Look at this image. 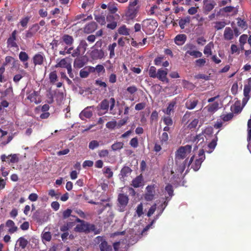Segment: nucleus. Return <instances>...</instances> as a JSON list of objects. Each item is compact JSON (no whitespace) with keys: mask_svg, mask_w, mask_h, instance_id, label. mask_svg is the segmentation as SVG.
Instances as JSON below:
<instances>
[{"mask_svg":"<svg viewBox=\"0 0 251 251\" xmlns=\"http://www.w3.org/2000/svg\"><path fill=\"white\" fill-rule=\"evenodd\" d=\"M76 222L79 223L75 228V231L78 232H84L88 233L90 232H94L95 234H98L99 232L96 231V226L93 224H90L82 220H80L76 217Z\"/></svg>","mask_w":251,"mask_h":251,"instance_id":"f257e3e1","label":"nucleus"},{"mask_svg":"<svg viewBox=\"0 0 251 251\" xmlns=\"http://www.w3.org/2000/svg\"><path fill=\"white\" fill-rule=\"evenodd\" d=\"M139 0H131L128 4L127 9L125 13V17L127 20H133L136 18L140 9L138 4Z\"/></svg>","mask_w":251,"mask_h":251,"instance_id":"f03ea898","label":"nucleus"},{"mask_svg":"<svg viewBox=\"0 0 251 251\" xmlns=\"http://www.w3.org/2000/svg\"><path fill=\"white\" fill-rule=\"evenodd\" d=\"M192 146L186 145L180 147L175 152V160L176 162L183 160L191 152Z\"/></svg>","mask_w":251,"mask_h":251,"instance_id":"7ed1b4c3","label":"nucleus"},{"mask_svg":"<svg viewBox=\"0 0 251 251\" xmlns=\"http://www.w3.org/2000/svg\"><path fill=\"white\" fill-rule=\"evenodd\" d=\"M157 26L158 24L156 21L153 19L145 20L143 22L142 24L143 30L149 34H152Z\"/></svg>","mask_w":251,"mask_h":251,"instance_id":"20e7f679","label":"nucleus"},{"mask_svg":"<svg viewBox=\"0 0 251 251\" xmlns=\"http://www.w3.org/2000/svg\"><path fill=\"white\" fill-rule=\"evenodd\" d=\"M95 242L99 244V248L101 251H112V247L109 245L103 236H98L96 237Z\"/></svg>","mask_w":251,"mask_h":251,"instance_id":"39448f33","label":"nucleus"},{"mask_svg":"<svg viewBox=\"0 0 251 251\" xmlns=\"http://www.w3.org/2000/svg\"><path fill=\"white\" fill-rule=\"evenodd\" d=\"M117 201L118 202V205L120 208V211H124L128 203L129 198L128 196L124 193H120L118 195Z\"/></svg>","mask_w":251,"mask_h":251,"instance_id":"423d86ee","label":"nucleus"},{"mask_svg":"<svg viewBox=\"0 0 251 251\" xmlns=\"http://www.w3.org/2000/svg\"><path fill=\"white\" fill-rule=\"evenodd\" d=\"M155 185H148L146 187V192L144 196L145 199L147 201H152L155 196Z\"/></svg>","mask_w":251,"mask_h":251,"instance_id":"0eeeda50","label":"nucleus"},{"mask_svg":"<svg viewBox=\"0 0 251 251\" xmlns=\"http://www.w3.org/2000/svg\"><path fill=\"white\" fill-rule=\"evenodd\" d=\"M0 159L2 162H7L8 163H17L19 160L18 155L17 154H11L7 156L3 154L1 155Z\"/></svg>","mask_w":251,"mask_h":251,"instance_id":"6e6552de","label":"nucleus"},{"mask_svg":"<svg viewBox=\"0 0 251 251\" xmlns=\"http://www.w3.org/2000/svg\"><path fill=\"white\" fill-rule=\"evenodd\" d=\"M17 33V30H14L12 32L10 36L8 38L7 41V45L8 48H15L17 50L19 49L18 46L16 42Z\"/></svg>","mask_w":251,"mask_h":251,"instance_id":"1a4fd4ad","label":"nucleus"},{"mask_svg":"<svg viewBox=\"0 0 251 251\" xmlns=\"http://www.w3.org/2000/svg\"><path fill=\"white\" fill-rule=\"evenodd\" d=\"M167 74L168 71L167 69H159L157 70L156 78H157L163 82H166L168 83L169 82V80L167 77Z\"/></svg>","mask_w":251,"mask_h":251,"instance_id":"9d476101","label":"nucleus"},{"mask_svg":"<svg viewBox=\"0 0 251 251\" xmlns=\"http://www.w3.org/2000/svg\"><path fill=\"white\" fill-rule=\"evenodd\" d=\"M39 25L36 24L32 25L29 29L26 31L25 38L26 39L31 38L39 30Z\"/></svg>","mask_w":251,"mask_h":251,"instance_id":"9b49d317","label":"nucleus"},{"mask_svg":"<svg viewBox=\"0 0 251 251\" xmlns=\"http://www.w3.org/2000/svg\"><path fill=\"white\" fill-rule=\"evenodd\" d=\"M251 92V87L245 85L244 88L243 94L244 98L242 100V106H244L251 98L250 93Z\"/></svg>","mask_w":251,"mask_h":251,"instance_id":"f8f14e48","label":"nucleus"},{"mask_svg":"<svg viewBox=\"0 0 251 251\" xmlns=\"http://www.w3.org/2000/svg\"><path fill=\"white\" fill-rule=\"evenodd\" d=\"M203 9L206 12L211 11L216 5V2L212 0H204Z\"/></svg>","mask_w":251,"mask_h":251,"instance_id":"ddd939ff","label":"nucleus"},{"mask_svg":"<svg viewBox=\"0 0 251 251\" xmlns=\"http://www.w3.org/2000/svg\"><path fill=\"white\" fill-rule=\"evenodd\" d=\"M143 177L142 175H140L132 180L131 185L134 188H138L143 185Z\"/></svg>","mask_w":251,"mask_h":251,"instance_id":"4468645a","label":"nucleus"},{"mask_svg":"<svg viewBox=\"0 0 251 251\" xmlns=\"http://www.w3.org/2000/svg\"><path fill=\"white\" fill-rule=\"evenodd\" d=\"M194 155H193L191 158L190 159V160L188 161L187 159H186L183 163L179 166L178 168L177 169L178 170V172L180 173V174H182L183 171H184V170L186 168V166L187 165L188 167H189L192 163V162L194 160Z\"/></svg>","mask_w":251,"mask_h":251,"instance_id":"2eb2a0df","label":"nucleus"},{"mask_svg":"<svg viewBox=\"0 0 251 251\" xmlns=\"http://www.w3.org/2000/svg\"><path fill=\"white\" fill-rule=\"evenodd\" d=\"M94 72V69L93 67H85L80 71L79 75L81 77H87L90 73Z\"/></svg>","mask_w":251,"mask_h":251,"instance_id":"dca6fc26","label":"nucleus"},{"mask_svg":"<svg viewBox=\"0 0 251 251\" xmlns=\"http://www.w3.org/2000/svg\"><path fill=\"white\" fill-rule=\"evenodd\" d=\"M90 55L94 60L101 59L104 56V52L101 50L95 49L91 52Z\"/></svg>","mask_w":251,"mask_h":251,"instance_id":"f3484780","label":"nucleus"},{"mask_svg":"<svg viewBox=\"0 0 251 251\" xmlns=\"http://www.w3.org/2000/svg\"><path fill=\"white\" fill-rule=\"evenodd\" d=\"M5 226L9 228L8 232L10 234L16 232L18 227L15 226L14 222L11 220H8L6 221Z\"/></svg>","mask_w":251,"mask_h":251,"instance_id":"a211bd4d","label":"nucleus"},{"mask_svg":"<svg viewBox=\"0 0 251 251\" xmlns=\"http://www.w3.org/2000/svg\"><path fill=\"white\" fill-rule=\"evenodd\" d=\"M93 115L92 111L89 110V107H87L82 110L79 114V117L81 120H84V118H90Z\"/></svg>","mask_w":251,"mask_h":251,"instance_id":"6ab92c4d","label":"nucleus"},{"mask_svg":"<svg viewBox=\"0 0 251 251\" xmlns=\"http://www.w3.org/2000/svg\"><path fill=\"white\" fill-rule=\"evenodd\" d=\"M186 35L184 34H178L176 36L175 38V43L178 45L181 46L184 44L186 40Z\"/></svg>","mask_w":251,"mask_h":251,"instance_id":"aec40b11","label":"nucleus"},{"mask_svg":"<svg viewBox=\"0 0 251 251\" xmlns=\"http://www.w3.org/2000/svg\"><path fill=\"white\" fill-rule=\"evenodd\" d=\"M132 172V170L128 166H124L121 170L119 176L120 178L124 179L125 177L128 176Z\"/></svg>","mask_w":251,"mask_h":251,"instance_id":"412c9836","label":"nucleus"},{"mask_svg":"<svg viewBox=\"0 0 251 251\" xmlns=\"http://www.w3.org/2000/svg\"><path fill=\"white\" fill-rule=\"evenodd\" d=\"M198 100L196 98L190 99L185 103L186 107L188 109H194L198 104Z\"/></svg>","mask_w":251,"mask_h":251,"instance_id":"4be33fe9","label":"nucleus"},{"mask_svg":"<svg viewBox=\"0 0 251 251\" xmlns=\"http://www.w3.org/2000/svg\"><path fill=\"white\" fill-rule=\"evenodd\" d=\"M224 37L226 40H231L233 38V31L232 29L229 27L225 28L224 33Z\"/></svg>","mask_w":251,"mask_h":251,"instance_id":"5701e85b","label":"nucleus"},{"mask_svg":"<svg viewBox=\"0 0 251 251\" xmlns=\"http://www.w3.org/2000/svg\"><path fill=\"white\" fill-rule=\"evenodd\" d=\"M191 19L190 17L187 16L179 20L178 24L181 29H184L185 27L190 23Z\"/></svg>","mask_w":251,"mask_h":251,"instance_id":"b1692460","label":"nucleus"},{"mask_svg":"<svg viewBox=\"0 0 251 251\" xmlns=\"http://www.w3.org/2000/svg\"><path fill=\"white\" fill-rule=\"evenodd\" d=\"M97 27V25L96 23L92 22L87 25L84 28V31L87 33H92L94 31Z\"/></svg>","mask_w":251,"mask_h":251,"instance_id":"393cba45","label":"nucleus"},{"mask_svg":"<svg viewBox=\"0 0 251 251\" xmlns=\"http://www.w3.org/2000/svg\"><path fill=\"white\" fill-rule=\"evenodd\" d=\"M62 40L68 46H71L74 42L73 37L67 34L64 35L62 37Z\"/></svg>","mask_w":251,"mask_h":251,"instance_id":"a878e982","label":"nucleus"},{"mask_svg":"<svg viewBox=\"0 0 251 251\" xmlns=\"http://www.w3.org/2000/svg\"><path fill=\"white\" fill-rule=\"evenodd\" d=\"M214 48V44L213 42H209L208 44H207L204 47L203 50V53L205 55L207 56L211 55L212 54V49Z\"/></svg>","mask_w":251,"mask_h":251,"instance_id":"bb28decb","label":"nucleus"},{"mask_svg":"<svg viewBox=\"0 0 251 251\" xmlns=\"http://www.w3.org/2000/svg\"><path fill=\"white\" fill-rule=\"evenodd\" d=\"M176 104V103L175 101L171 102L169 104L166 109L165 110H163L164 112L167 115L170 116L171 115V113H173L174 112V107Z\"/></svg>","mask_w":251,"mask_h":251,"instance_id":"cd10ccee","label":"nucleus"},{"mask_svg":"<svg viewBox=\"0 0 251 251\" xmlns=\"http://www.w3.org/2000/svg\"><path fill=\"white\" fill-rule=\"evenodd\" d=\"M203 161H202V159L201 158L196 159L195 162L192 164L191 168H192L195 171H197L200 168Z\"/></svg>","mask_w":251,"mask_h":251,"instance_id":"c85d7f7f","label":"nucleus"},{"mask_svg":"<svg viewBox=\"0 0 251 251\" xmlns=\"http://www.w3.org/2000/svg\"><path fill=\"white\" fill-rule=\"evenodd\" d=\"M222 11L226 13H232L233 15H235L238 13L237 8L231 6L224 7Z\"/></svg>","mask_w":251,"mask_h":251,"instance_id":"c756f323","label":"nucleus"},{"mask_svg":"<svg viewBox=\"0 0 251 251\" xmlns=\"http://www.w3.org/2000/svg\"><path fill=\"white\" fill-rule=\"evenodd\" d=\"M129 29L127 28L125 25H123L118 29V33L123 35H129Z\"/></svg>","mask_w":251,"mask_h":251,"instance_id":"7c9ffc66","label":"nucleus"},{"mask_svg":"<svg viewBox=\"0 0 251 251\" xmlns=\"http://www.w3.org/2000/svg\"><path fill=\"white\" fill-rule=\"evenodd\" d=\"M218 108L219 103L217 102H215L207 106V110L209 112L213 113L216 111L218 109Z\"/></svg>","mask_w":251,"mask_h":251,"instance_id":"2f4dec72","label":"nucleus"},{"mask_svg":"<svg viewBox=\"0 0 251 251\" xmlns=\"http://www.w3.org/2000/svg\"><path fill=\"white\" fill-rule=\"evenodd\" d=\"M17 242L19 243V245L22 249H24L28 244V241L23 237H20Z\"/></svg>","mask_w":251,"mask_h":251,"instance_id":"473e14b6","label":"nucleus"},{"mask_svg":"<svg viewBox=\"0 0 251 251\" xmlns=\"http://www.w3.org/2000/svg\"><path fill=\"white\" fill-rule=\"evenodd\" d=\"M117 46L116 43H113L108 46V50L109 51L110 57L113 58L115 56V49Z\"/></svg>","mask_w":251,"mask_h":251,"instance_id":"72a5a7b5","label":"nucleus"},{"mask_svg":"<svg viewBox=\"0 0 251 251\" xmlns=\"http://www.w3.org/2000/svg\"><path fill=\"white\" fill-rule=\"evenodd\" d=\"M124 143L122 142H116L111 146V149L113 151L120 150L123 148Z\"/></svg>","mask_w":251,"mask_h":251,"instance_id":"f704fd0d","label":"nucleus"},{"mask_svg":"<svg viewBox=\"0 0 251 251\" xmlns=\"http://www.w3.org/2000/svg\"><path fill=\"white\" fill-rule=\"evenodd\" d=\"M37 96V92L34 91L27 96V99L29 100L31 102H35L36 103Z\"/></svg>","mask_w":251,"mask_h":251,"instance_id":"c9c22d12","label":"nucleus"},{"mask_svg":"<svg viewBox=\"0 0 251 251\" xmlns=\"http://www.w3.org/2000/svg\"><path fill=\"white\" fill-rule=\"evenodd\" d=\"M186 53L195 58L201 57L202 55V53L198 50H188L186 51Z\"/></svg>","mask_w":251,"mask_h":251,"instance_id":"e433bc0d","label":"nucleus"},{"mask_svg":"<svg viewBox=\"0 0 251 251\" xmlns=\"http://www.w3.org/2000/svg\"><path fill=\"white\" fill-rule=\"evenodd\" d=\"M157 71L154 66H151L149 70V75L150 77L156 78Z\"/></svg>","mask_w":251,"mask_h":251,"instance_id":"4c0bfd02","label":"nucleus"},{"mask_svg":"<svg viewBox=\"0 0 251 251\" xmlns=\"http://www.w3.org/2000/svg\"><path fill=\"white\" fill-rule=\"evenodd\" d=\"M44 57L42 54H36L33 57V63H43Z\"/></svg>","mask_w":251,"mask_h":251,"instance_id":"58836bf2","label":"nucleus"},{"mask_svg":"<svg viewBox=\"0 0 251 251\" xmlns=\"http://www.w3.org/2000/svg\"><path fill=\"white\" fill-rule=\"evenodd\" d=\"M109 102L108 100L106 99H104L100 102V108L102 110H105L106 111H107L109 108Z\"/></svg>","mask_w":251,"mask_h":251,"instance_id":"ea45409f","label":"nucleus"},{"mask_svg":"<svg viewBox=\"0 0 251 251\" xmlns=\"http://www.w3.org/2000/svg\"><path fill=\"white\" fill-rule=\"evenodd\" d=\"M165 191L170 197L174 195V189L173 186L170 184H168L165 187Z\"/></svg>","mask_w":251,"mask_h":251,"instance_id":"a19ab883","label":"nucleus"},{"mask_svg":"<svg viewBox=\"0 0 251 251\" xmlns=\"http://www.w3.org/2000/svg\"><path fill=\"white\" fill-rule=\"evenodd\" d=\"M226 25L224 21L216 22L215 23L214 28L217 30H220L223 28Z\"/></svg>","mask_w":251,"mask_h":251,"instance_id":"79ce46f5","label":"nucleus"},{"mask_svg":"<svg viewBox=\"0 0 251 251\" xmlns=\"http://www.w3.org/2000/svg\"><path fill=\"white\" fill-rule=\"evenodd\" d=\"M221 118L224 122H227L231 120L233 117V114L232 113H229L226 115H221Z\"/></svg>","mask_w":251,"mask_h":251,"instance_id":"37998d69","label":"nucleus"},{"mask_svg":"<svg viewBox=\"0 0 251 251\" xmlns=\"http://www.w3.org/2000/svg\"><path fill=\"white\" fill-rule=\"evenodd\" d=\"M99 143L97 140H92L89 144V148L92 150L99 147Z\"/></svg>","mask_w":251,"mask_h":251,"instance_id":"c03bdc74","label":"nucleus"},{"mask_svg":"<svg viewBox=\"0 0 251 251\" xmlns=\"http://www.w3.org/2000/svg\"><path fill=\"white\" fill-rule=\"evenodd\" d=\"M95 19L101 25H103L105 24V18L102 15H96Z\"/></svg>","mask_w":251,"mask_h":251,"instance_id":"a18cd8bd","label":"nucleus"},{"mask_svg":"<svg viewBox=\"0 0 251 251\" xmlns=\"http://www.w3.org/2000/svg\"><path fill=\"white\" fill-rule=\"evenodd\" d=\"M79 49H80L82 50V54H83L86 51V48L87 47V44L85 41H81L78 46Z\"/></svg>","mask_w":251,"mask_h":251,"instance_id":"49530a36","label":"nucleus"},{"mask_svg":"<svg viewBox=\"0 0 251 251\" xmlns=\"http://www.w3.org/2000/svg\"><path fill=\"white\" fill-rule=\"evenodd\" d=\"M49 78L50 82L52 83H54L57 79V75H56V72L53 71L51 72L50 74Z\"/></svg>","mask_w":251,"mask_h":251,"instance_id":"de8ad7c7","label":"nucleus"},{"mask_svg":"<svg viewBox=\"0 0 251 251\" xmlns=\"http://www.w3.org/2000/svg\"><path fill=\"white\" fill-rule=\"evenodd\" d=\"M42 238L43 240L46 241H50L51 239V235L50 232H45L42 234Z\"/></svg>","mask_w":251,"mask_h":251,"instance_id":"09e8293b","label":"nucleus"},{"mask_svg":"<svg viewBox=\"0 0 251 251\" xmlns=\"http://www.w3.org/2000/svg\"><path fill=\"white\" fill-rule=\"evenodd\" d=\"M136 212L138 217H141L143 214V207L142 203L138 205Z\"/></svg>","mask_w":251,"mask_h":251,"instance_id":"8fccbe9b","label":"nucleus"},{"mask_svg":"<svg viewBox=\"0 0 251 251\" xmlns=\"http://www.w3.org/2000/svg\"><path fill=\"white\" fill-rule=\"evenodd\" d=\"M19 58L22 62H25L27 60L28 56L25 52L22 51L19 54Z\"/></svg>","mask_w":251,"mask_h":251,"instance_id":"3c124183","label":"nucleus"},{"mask_svg":"<svg viewBox=\"0 0 251 251\" xmlns=\"http://www.w3.org/2000/svg\"><path fill=\"white\" fill-rule=\"evenodd\" d=\"M169 139L168 134L167 132H164L162 134L160 138V142L163 144L164 143H166Z\"/></svg>","mask_w":251,"mask_h":251,"instance_id":"603ef678","label":"nucleus"},{"mask_svg":"<svg viewBox=\"0 0 251 251\" xmlns=\"http://www.w3.org/2000/svg\"><path fill=\"white\" fill-rule=\"evenodd\" d=\"M163 122L164 124L168 126H172L173 124V120L170 116L164 117Z\"/></svg>","mask_w":251,"mask_h":251,"instance_id":"864d4df0","label":"nucleus"},{"mask_svg":"<svg viewBox=\"0 0 251 251\" xmlns=\"http://www.w3.org/2000/svg\"><path fill=\"white\" fill-rule=\"evenodd\" d=\"M129 144L132 147L134 148H137L138 146V140L137 138L134 137L131 139L130 141Z\"/></svg>","mask_w":251,"mask_h":251,"instance_id":"5fc2aeb1","label":"nucleus"},{"mask_svg":"<svg viewBox=\"0 0 251 251\" xmlns=\"http://www.w3.org/2000/svg\"><path fill=\"white\" fill-rule=\"evenodd\" d=\"M117 125L116 121H112L107 122L106 124V127L109 129H114Z\"/></svg>","mask_w":251,"mask_h":251,"instance_id":"6e6d98bb","label":"nucleus"},{"mask_svg":"<svg viewBox=\"0 0 251 251\" xmlns=\"http://www.w3.org/2000/svg\"><path fill=\"white\" fill-rule=\"evenodd\" d=\"M98 154L101 158L105 157L108 156L109 151L107 150H102L99 151Z\"/></svg>","mask_w":251,"mask_h":251,"instance_id":"4d7b16f0","label":"nucleus"},{"mask_svg":"<svg viewBox=\"0 0 251 251\" xmlns=\"http://www.w3.org/2000/svg\"><path fill=\"white\" fill-rule=\"evenodd\" d=\"M95 84L100 87L105 88V91H106L105 88L107 87V84L105 82L102 81L101 80L97 79L95 80Z\"/></svg>","mask_w":251,"mask_h":251,"instance_id":"13d9d810","label":"nucleus"},{"mask_svg":"<svg viewBox=\"0 0 251 251\" xmlns=\"http://www.w3.org/2000/svg\"><path fill=\"white\" fill-rule=\"evenodd\" d=\"M104 174H107L106 177L108 178H111L113 176V172L111 169L109 167L105 168L103 172Z\"/></svg>","mask_w":251,"mask_h":251,"instance_id":"bf43d9fd","label":"nucleus"},{"mask_svg":"<svg viewBox=\"0 0 251 251\" xmlns=\"http://www.w3.org/2000/svg\"><path fill=\"white\" fill-rule=\"evenodd\" d=\"M199 123V120L198 119H194L188 125V127L191 128H196Z\"/></svg>","mask_w":251,"mask_h":251,"instance_id":"052dcab7","label":"nucleus"},{"mask_svg":"<svg viewBox=\"0 0 251 251\" xmlns=\"http://www.w3.org/2000/svg\"><path fill=\"white\" fill-rule=\"evenodd\" d=\"M29 20V18L28 17H26L22 19L20 21V23L23 27H26L28 23Z\"/></svg>","mask_w":251,"mask_h":251,"instance_id":"680f3d73","label":"nucleus"},{"mask_svg":"<svg viewBox=\"0 0 251 251\" xmlns=\"http://www.w3.org/2000/svg\"><path fill=\"white\" fill-rule=\"evenodd\" d=\"M146 107V103L145 102H140L136 104L135 109L136 110H141L145 108Z\"/></svg>","mask_w":251,"mask_h":251,"instance_id":"e2e57ef3","label":"nucleus"},{"mask_svg":"<svg viewBox=\"0 0 251 251\" xmlns=\"http://www.w3.org/2000/svg\"><path fill=\"white\" fill-rule=\"evenodd\" d=\"M156 204H153V205H152L150 208L149 209V211H148V212L147 213V216L150 217V216H151L153 213L154 212H155V210H156Z\"/></svg>","mask_w":251,"mask_h":251,"instance_id":"0e129e2a","label":"nucleus"},{"mask_svg":"<svg viewBox=\"0 0 251 251\" xmlns=\"http://www.w3.org/2000/svg\"><path fill=\"white\" fill-rule=\"evenodd\" d=\"M72 210L70 209H67L66 210L64 211L63 212V218L64 219H66L69 217L71 215Z\"/></svg>","mask_w":251,"mask_h":251,"instance_id":"69168bd1","label":"nucleus"},{"mask_svg":"<svg viewBox=\"0 0 251 251\" xmlns=\"http://www.w3.org/2000/svg\"><path fill=\"white\" fill-rule=\"evenodd\" d=\"M126 90L130 94H133L137 92V88L135 86H131L127 87Z\"/></svg>","mask_w":251,"mask_h":251,"instance_id":"338daca9","label":"nucleus"},{"mask_svg":"<svg viewBox=\"0 0 251 251\" xmlns=\"http://www.w3.org/2000/svg\"><path fill=\"white\" fill-rule=\"evenodd\" d=\"M94 72L96 71L97 73H100L101 72H104V68L101 65H98L95 68L93 67Z\"/></svg>","mask_w":251,"mask_h":251,"instance_id":"774afa93","label":"nucleus"}]
</instances>
